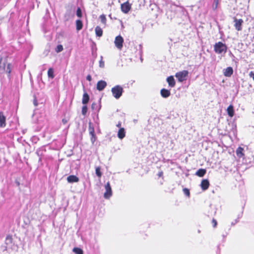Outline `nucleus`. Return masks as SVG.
I'll return each mask as SVG.
<instances>
[{"mask_svg":"<svg viewBox=\"0 0 254 254\" xmlns=\"http://www.w3.org/2000/svg\"><path fill=\"white\" fill-rule=\"evenodd\" d=\"M56 52L57 53H60L63 50V47L62 45H58L56 48Z\"/></svg>","mask_w":254,"mask_h":254,"instance_id":"473e14b6","label":"nucleus"},{"mask_svg":"<svg viewBox=\"0 0 254 254\" xmlns=\"http://www.w3.org/2000/svg\"><path fill=\"white\" fill-rule=\"evenodd\" d=\"M124 39L121 35L117 36L115 40L114 43L116 47L119 50H121L123 48L124 43Z\"/></svg>","mask_w":254,"mask_h":254,"instance_id":"0eeeda50","label":"nucleus"},{"mask_svg":"<svg viewBox=\"0 0 254 254\" xmlns=\"http://www.w3.org/2000/svg\"><path fill=\"white\" fill-rule=\"evenodd\" d=\"M48 77L51 79L54 78V69L52 68H50L48 70Z\"/></svg>","mask_w":254,"mask_h":254,"instance_id":"cd10ccee","label":"nucleus"},{"mask_svg":"<svg viewBox=\"0 0 254 254\" xmlns=\"http://www.w3.org/2000/svg\"><path fill=\"white\" fill-rule=\"evenodd\" d=\"M117 127L119 128H121V122H119L118 124L117 125Z\"/></svg>","mask_w":254,"mask_h":254,"instance_id":"09e8293b","label":"nucleus"},{"mask_svg":"<svg viewBox=\"0 0 254 254\" xmlns=\"http://www.w3.org/2000/svg\"><path fill=\"white\" fill-rule=\"evenodd\" d=\"M234 21L235 22L234 26L236 30L238 31H241L242 30V24L244 22L242 19L234 18Z\"/></svg>","mask_w":254,"mask_h":254,"instance_id":"6e6552de","label":"nucleus"},{"mask_svg":"<svg viewBox=\"0 0 254 254\" xmlns=\"http://www.w3.org/2000/svg\"><path fill=\"white\" fill-rule=\"evenodd\" d=\"M76 15L80 18L82 17V11H81V9L80 7H78L77 10H76Z\"/></svg>","mask_w":254,"mask_h":254,"instance_id":"72a5a7b5","label":"nucleus"},{"mask_svg":"<svg viewBox=\"0 0 254 254\" xmlns=\"http://www.w3.org/2000/svg\"><path fill=\"white\" fill-rule=\"evenodd\" d=\"M6 117L2 112H0V127H5Z\"/></svg>","mask_w":254,"mask_h":254,"instance_id":"ddd939ff","label":"nucleus"},{"mask_svg":"<svg viewBox=\"0 0 254 254\" xmlns=\"http://www.w3.org/2000/svg\"><path fill=\"white\" fill-rule=\"evenodd\" d=\"M219 3V0H213V3L212 5V8L214 10L217 9Z\"/></svg>","mask_w":254,"mask_h":254,"instance_id":"2f4dec72","label":"nucleus"},{"mask_svg":"<svg viewBox=\"0 0 254 254\" xmlns=\"http://www.w3.org/2000/svg\"><path fill=\"white\" fill-rule=\"evenodd\" d=\"M126 131L124 128H120L118 132V137L122 139L125 137Z\"/></svg>","mask_w":254,"mask_h":254,"instance_id":"6ab92c4d","label":"nucleus"},{"mask_svg":"<svg viewBox=\"0 0 254 254\" xmlns=\"http://www.w3.org/2000/svg\"><path fill=\"white\" fill-rule=\"evenodd\" d=\"M67 181L69 183H73L79 182V179L75 175H69L67 177Z\"/></svg>","mask_w":254,"mask_h":254,"instance_id":"4468645a","label":"nucleus"},{"mask_svg":"<svg viewBox=\"0 0 254 254\" xmlns=\"http://www.w3.org/2000/svg\"><path fill=\"white\" fill-rule=\"evenodd\" d=\"M183 192L186 196L190 197V190L188 189H187V188L184 189Z\"/></svg>","mask_w":254,"mask_h":254,"instance_id":"c9c22d12","label":"nucleus"},{"mask_svg":"<svg viewBox=\"0 0 254 254\" xmlns=\"http://www.w3.org/2000/svg\"><path fill=\"white\" fill-rule=\"evenodd\" d=\"M227 113L228 116L230 117H232L234 115V107L232 105H230L228 106L227 109Z\"/></svg>","mask_w":254,"mask_h":254,"instance_id":"a211bd4d","label":"nucleus"},{"mask_svg":"<svg viewBox=\"0 0 254 254\" xmlns=\"http://www.w3.org/2000/svg\"><path fill=\"white\" fill-rule=\"evenodd\" d=\"M72 251L75 254H83V250L80 248L75 247L73 249Z\"/></svg>","mask_w":254,"mask_h":254,"instance_id":"bb28decb","label":"nucleus"},{"mask_svg":"<svg viewBox=\"0 0 254 254\" xmlns=\"http://www.w3.org/2000/svg\"><path fill=\"white\" fill-rule=\"evenodd\" d=\"M167 81L169 86L171 87H173L175 85V81L173 76H170L167 78Z\"/></svg>","mask_w":254,"mask_h":254,"instance_id":"2eb2a0df","label":"nucleus"},{"mask_svg":"<svg viewBox=\"0 0 254 254\" xmlns=\"http://www.w3.org/2000/svg\"><path fill=\"white\" fill-rule=\"evenodd\" d=\"M91 108L93 110H97L98 112H99L101 109V105H99L98 106L96 103L94 102L91 105Z\"/></svg>","mask_w":254,"mask_h":254,"instance_id":"a878e982","label":"nucleus"},{"mask_svg":"<svg viewBox=\"0 0 254 254\" xmlns=\"http://www.w3.org/2000/svg\"><path fill=\"white\" fill-rule=\"evenodd\" d=\"M239 221V220L236 219V220H235V221L232 222L231 223V225H232V226H234V225H235L236 223H237Z\"/></svg>","mask_w":254,"mask_h":254,"instance_id":"49530a36","label":"nucleus"},{"mask_svg":"<svg viewBox=\"0 0 254 254\" xmlns=\"http://www.w3.org/2000/svg\"><path fill=\"white\" fill-rule=\"evenodd\" d=\"M89 134L91 136H95L94 128L93 127H91L90 124L89 125Z\"/></svg>","mask_w":254,"mask_h":254,"instance_id":"c756f323","label":"nucleus"},{"mask_svg":"<svg viewBox=\"0 0 254 254\" xmlns=\"http://www.w3.org/2000/svg\"><path fill=\"white\" fill-rule=\"evenodd\" d=\"M103 57L102 56H100V60L99 61V66L101 68L104 67V62L103 61Z\"/></svg>","mask_w":254,"mask_h":254,"instance_id":"f704fd0d","label":"nucleus"},{"mask_svg":"<svg viewBox=\"0 0 254 254\" xmlns=\"http://www.w3.org/2000/svg\"><path fill=\"white\" fill-rule=\"evenodd\" d=\"M73 15L71 14L70 11H67L64 15V20L65 21H68Z\"/></svg>","mask_w":254,"mask_h":254,"instance_id":"5701e85b","label":"nucleus"},{"mask_svg":"<svg viewBox=\"0 0 254 254\" xmlns=\"http://www.w3.org/2000/svg\"><path fill=\"white\" fill-rule=\"evenodd\" d=\"M13 66L11 64L7 63L6 58H0V72L3 73L5 72L7 74V77L10 80L11 78V72Z\"/></svg>","mask_w":254,"mask_h":254,"instance_id":"f03ea898","label":"nucleus"},{"mask_svg":"<svg viewBox=\"0 0 254 254\" xmlns=\"http://www.w3.org/2000/svg\"><path fill=\"white\" fill-rule=\"evenodd\" d=\"M91 141L93 143L96 140V135L91 136Z\"/></svg>","mask_w":254,"mask_h":254,"instance_id":"79ce46f5","label":"nucleus"},{"mask_svg":"<svg viewBox=\"0 0 254 254\" xmlns=\"http://www.w3.org/2000/svg\"><path fill=\"white\" fill-rule=\"evenodd\" d=\"M212 223L213 224V227H216L217 225V221L215 219H213L212 220Z\"/></svg>","mask_w":254,"mask_h":254,"instance_id":"58836bf2","label":"nucleus"},{"mask_svg":"<svg viewBox=\"0 0 254 254\" xmlns=\"http://www.w3.org/2000/svg\"><path fill=\"white\" fill-rule=\"evenodd\" d=\"M105 188L106 191L104 194V197L105 199H109L112 195V190L109 182L105 185Z\"/></svg>","mask_w":254,"mask_h":254,"instance_id":"423d86ee","label":"nucleus"},{"mask_svg":"<svg viewBox=\"0 0 254 254\" xmlns=\"http://www.w3.org/2000/svg\"><path fill=\"white\" fill-rule=\"evenodd\" d=\"M15 183H16V185H17L18 187H19V186H20V182H18V181H16V182H15Z\"/></svg>","mask_w":254,"mask_h":254,"instance_id":"3c124183","label":"nucleus"},{"mask_svg":"<svg viewBox=\"0 0 254 254\" xmlns=\"http://www.w3.org/2000/svg\"><path fill=\"white\" fill-rule=\"evenodd\" d=\"M233 73V69L232 67H228L223 70V74L226 77H230Z\"/></svg>","mask_w":254,"mask_h":254,"instance_id":"f8f14e48","label":"nucleus"},{"mask_svg":"<svg viewBox=\"0 0 254 254\" xmlns=\"http://www.w3.org/2000/svg\"><path fill=\"white\" fill-rule=\"evenodd\" d=\"M89 101V95L85 92L83 95L82 103L83 105H86Z\"/></svg>","mask_w":254,"mask_h":254,"instance_id":"aec40b11","label":"nucleus"},{"mask_svg":"<svg viewBox=\"0 0 254 254\" xmlns=\"http://www.w3.org/2000/svg\"><path fill=\"white\" fill-rule=\"evenodd\" d=\"M0 249L3 252L6 251L9 254H15V253L18 250V246L13 242L12 236L8 235L5 238L4 245L1 246Z\"/></svg>","mask_w":254,"mask_h":254,"instance_id":"f257e3e1","label":"nucleus"},{"mask_svg":"<svg viewBox=\"0 0 254 254\" xmlns=\"http://www.w3.org/2000/svg\"><path fill=\"white\" fill-rule=\"evenodd\" d=\"M214 50L218 54H220L222 53H225L227 50V47L225 44L221 42H218L214 45Z\"/></svg>","mask_w":254,"mask_h":254,"instance_id":"7ed1b4c3","label":"nucleus"},{"mask_svg":"<svg viewBox=\"0 0 254 254\" xmlns=\"http://www.w3.org/2000/svg\"><path fill=\"white\" fill-rule=\"evenodd\" d=\"M87 106L86 105H84L82 108V114L84 116L86 115L87 112Z\"/></svg>","mask_w":254,"mask_h":254,"instance_id":"7c9ffc66","label":"nucleus"},{"mask_svg":"<svg viewBox=\"0 0 254 254\" xmlns=\"http://www.w3.org/2000/svg\"><path fill=\"white\" fill-rule=\"evenodd\" d=\"M206 173L205 169H199L195 173V175L199 177H203Z\"/></svg>","mask_w":254,"mask_h":254,"instance_id":"412c9836","label":"nucleus"},{"mask_svg":"<svg viewBox=\"0 0 254 254\" xmlns=\"http://www.w3.org/2000/svg\"><path fill=\"white\" fill-rule=\"evenodd\" d=\"M243 214V210H242V211L240 213H239L238 215V217H237V218L236 219L239 220V219L242 217Z\"/></svg>","mask_w":254,"mask_h":254,"instance_id":"a19ab883","label":"nucleus"},{"mask_svg":"<svg viewBox=\"0 0 254 254\" xmlns=\"http://www.w3.org/2000/svg\"><path fill=\"white\" fill-rule=\"evenodd\" d=\"M100 18L102 23H103V24H105L106 23V18L104 14H102L100 16Z\"/></svg>","mask_w":254,"mask_h":254,"instance_id":"e433bc0d","label":"nucleus"},{"mask_svg":"<svg viewBox=\"0 0 254 254\" xmlns=\"http://www.w3.org/2000/svg\"><path fill=\"white\" fill-rule=\"evenodd\" d=\"M96 49L95 50V51H94L93 49L92 50V55L93 56V61H94L96 58H97V54L96 53Z\"/></svg>","mask_w":254,"mask_h":254,"instance_id":"4c0bfd02","label":"nucleus"},{"mask_svg":"<svg viewBox=\"0 0 254 254\" xmlns=\"http://www.w3.org/2000/svg\"><path fill=\"white\" fill-rule=\"evenodd\" d=\"M244 149L243 148L241 147H239L236 151V153L237 154V156L239 158H242L244 156Z\"/></svg>","mask_w":254,"mask_h":254,"instance_id":"f3484780","label":"nucleus"},{"mask_svg":"<svg viewBox=\"0 0 254 254\" xmlns=\"http://www.w3.org/2000/svg\"><path fill=\"white\" fill-rule=\"evenodd\" d=\"M107 86V83L104 80H100L97 83V89L102 91Z\"/></svg>","mask_w":254,"mask_h":254,"instance_id":"9d476101","label":"nucleus"},{"mask_svg":"<svg viewBox=\"0 0 254 254\" xmlns=\"http://www.w3.org/2000/svg\"><path fill=\"white\" fill-rule=\"evenodd\" d=\"M188 71L185 70L177 72L176 73L175 76L177 78L179 82H183L186 80V78L188 75Z\"/></svg>","mask_w":254,"mask_h":254,"instance_id":"39448f33","label":"nucleus"},{"mask_svg":"<svg viewBox=\"0 0 254 254\" xmlns=\"http://www.w3.org/2000/svg\"><path fill=\"white\" fill-rule=\"evenodd\" d=\"M113 96L117 99H119L122 95L124 92L123 87L119 85H116L111 89Z\"/></svg>","mask_w":254,"mask_h":254,"instance_id":"20e7f679","label":"nucleus"},{"mask_svg":"<svg viewBox=\"0 0 254 254\" xmlns=\"http://www.w3.org/2000/svg\"><path fill=\"white\" fill-rule=\"evenodd\" d=\"M83 27L82 22L81 20L78 19L76 21V27L77 30H80Z\"/></svg>","mask_w":254,"mask_h":254,"instance_id":"393cba45","label":"nucleus"},{"mask_svg":"<svg viewBox=\"0 0 254 254\" xmlns=\"http://www.w3.org/2000/svg\"><path fill=\"white\" fill-rule=\"evenodd\" d=\"M229 55H230V56H231L232 57H234V58L235 57V56H234V55L232 54V53L231 51L229 52Z\"/></svg>","mask_w":254,"mask_h":254,"instance_id":"8fccbe9b","label":"nucleus"},{"mask_svg":"<svg viewBox=\"0 0 254 254\" xmlns=\"http://www.w3.org/2000/svg\"><path fill=\"white\" fill-rule=\"evenodd\" d=\"M95 173L99 178H100L102 176V173L101 171V168L100 167H96Z\"/></svg>","mask_w":254,"mask_h":254,"instance_id":"c85d7f7f","label":"nucleus"},{"mask_svg":"<svg viewBox=\"0 0 254 254\" xmlns=\"http://www.w3.org/2000/svg\"><path fill=\"white\" fill-rule=\"evenodd\" d=\"M86 79L87 80L90 81L92 80V77L89 74L86 76Z\"/></svg>","mask_w":254,"mask_h":254,"instance_id":"c03bdc74","label":"nucleus"},{"mask_svg":"<svg viewBox=\"0 0 254 254\" xmlns=\"http://www.w3.org/2000/svg\"><path fill=\"white\" fill-rule=\"evenodd\" d=\"M163 175V172L162 171H159L157 174V176L159 177H162Z\"/></svg>","mask_w":254,"mask_h":254,"instance_id":"a18cd8bd","label":"nucleus"},{"mask_svg":"<svg viewBox=\"0 0 254 254\" xmlns=\"http://www.w3.org/2000/svg\"><path fill=\"white\" fill-rule=\"evenodd\" d=\"M67 121L65 119H63L62 120V123L64 124H66L67 123Z\"/></svg>","mask_w":254,"mask_h":254,"instance_id":"de8ad7c7","label":"nucleus"},{"mask_svg":"<svg viewBox=\"0 0 254 254\" xmlns=\"http://www.w3.org/2000/svg\"><path fill=\"white\" fill-rule=\"evenodd\" d=\"M46 151V149L44 147H41L38 148L36 151V154L38 156L41 157L44 155V153Z\"/></svg>","mask_w":254,"mask_h":254,"instance_id":"4be33fe9","label":"nucleus"},{"mask_svg":"<svg viewBox=\"0 0 254 254\" xmlns=\"http://www.w3.org/2000/svg\"><path fill=\"white\" fill-rule=\"evenodd\" d=\"M131 8V5L127 1L121 4V10L124 13H127Z\"/></svg>","mask_w":254,"mask_h":254,"instance_id":"1a4fd4ad","label":"nucleus"},{"mask_svg":"<svg viewBox=\"0 0 254 254\" xmlns=\"http://www.w3.org/2000/svg\"><path fill=\"white\" fill-rule=\"evenodd\" d=\"M160 93L163 98H168L171 94L170 90L163 88L161 90Z\"/></svg>","mask_w":254,"mask_h":254,"instance_id":"dca6fc26","label":"nucleus"},{"mask_svg":"<svg viewBox=\"0 0 254 254\" xmlns=\"http://www.w3.org/2000/svg\"><path fill=\"white\" fill-rule=\"evenodd\" d=\"M209 181L207 179H203L202 180L200 186L202 190H206L209 188Z\"/></svg>","mask_w":254,"mask_h":254,"instance_id":"9b49d317","label":"nucleus"},{"mask_svg":"<svg viewBox=\"0 0 254 254\" xmlns=\"http://www.w3.org/2000/svg\"><path fill=\"white\" fill-rule=\"evenodd\" d=\"M95 33H96V35L98 37H101L103 35V30L102 29L99 27V26H97L96 28H95Z\"/></svg>","mask_w":254,"mask_h":254,"instance_id":"b1692460","label":"nucleus"},{"mask_svg":"<svg viewBox=\"0 0 254 254\" xmlns=\"http://www.w3.org/2000/svg\"><path fill=\"white\" fill-rule=\"evenodd\" d=\"M33 104L35 106H37L38 104V102L35 97L34 98V100H33Z\"/></svg>","mask_w":254,"mask_h":254,"instance_id":"37998d69","label":"nucleus"},{"mask_svg":"<svg viewBox=\"0 0 254 254\" xmlns=\"http://www.w3.org/2000/svg\"><path fill=\"white\" fill-rule=\"evenodd\" d=\"M249 76L251 78H252L254 80V70L250 71V72L249 73Z\"/></svg>","mask_w":254,"mask_h":254,"instance_id":"ea45409f","label":"nucleus"}]
</instances>
